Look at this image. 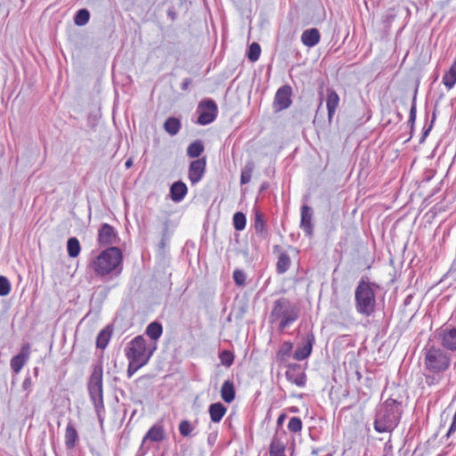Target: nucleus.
<instances>
[{
	"mask_svg": "<svg viewBox=\"0 0 456 456\" xmlns=\"http://www.w3.org/2000/svg\"><path fill=\"white\" fill-rule=\"evenodd\" d=\"M425 382L428 387L439 385L450 368L452 354L439 346L427 345L424 349Z\"/></svg>",
	"mask_w": 456,
	"mask_h": 456,
	"instance_id": "1",
	"label": "nucleus"
},
{
	"mask_svg": "<svg viewBox=\"0 0 456 456\" xmlns=\"http://www.w3.org/2000/svg\"><path fill=\"white\" fill-rule=\"evenodd\" d=\"M403 413L399 396L391 395L377 410L374 428L379 433L391 432L398 425Z\"/></svg>",
	"mask_w": 456,
	"mask_h": 456,
	"instance_id": "2",
	"label": "nucleus"
},
{
	"mask_svg": "<svg viewBox=\"0 0 456 456\" xmlns=\"http://www.w3.org/2000/svg\"><path fill=\"white\" fill-rule=\"evenodd\" d=\"M122 252L118 247H109L92 258L89 266L100 277L119 273L122 270Z\"/></svg>",
	"mask_w": 456,
	"mask_h": 456,
	"instance_id": "3",
	"label": "nucleus"
},
{
	"mask_svg": "<svg viewBox=\"0 0 456 456\" xmlns=\"http://www.w3.org/2000/svg\"><path fill=\"white\" fill-rule=\"evenodd\" d=\"M299 318V308L286 297H280L273 302L269 315L271 323L279 322V330H283Z\"/></svg>",
	"mask_w": 456,
	"mask_h": 456,
	"instance_id": "4",
	"label": "nucleus"
},
{
	"mask_svg": "<svg viewBox=\"0 0 456 456\" xmlns=\"http://www.w3.org/2000/svg\"><path fill=\"white\" fill-rule=\"evenodd\" d=\"M375 283L370 282L367 278H362L354 290L355 309L358 314L366 317L370 316L375 310Z\"/></svg>",
	"mask_w": 456,
	"mask_h": 456,
	"instance_id": "5",
	"label": "nucleus"
},
{
	"mask_svg": "<svg viewBox=\"0 0 456 456\" xmlns=\"http://www.w3.org/2000/svg\"><path fill=\"white\" fill-rule=\"evenodd\" d=\"M197 112L199 113L198 124L206 126L216 118L218 108L215 101L208 99L199 103Z\"/></svg>",
	"mask_w": 456,
	"mask_h": 456,
	"instance_id": "6",
	"label": "nucleus"
},
{
	"mask_svg": "<svg viewBox=\"0 0 456 456\" xmlns=\"http://www.w3.org/2000/svg\"><path fill=\"white\" fill-rule=\"evenodd\" d=\"M102 373V365L101 363L95 364L87 386L91 401L103 397Z\"/></svg>",
	"mask_w": 456,
	"mask_h": 456,
	"instance_id": "7",
	"label": "nucleus"
},
{
	"mask_svg": "<svg viewBox=\"0 0 456 456\" xmlns=\"http://www.w3.org/2000/svg\"><path fill=\"white\" fill-rule=\"evenodd\" d=\"M127 359L133 361H143L147 358L146 341L142 336H137L131 340L129 346L126 350Z\"/></svg>",
	"mask_w": 456,
	"mask_h": 456,
	"instance_id": "8",
	"label": "nucleus"
},
{
	"mask_svg": "<svg viewBox=\"0 0 456 456\" xmlns=\"http://www.w3.org/2000/svg\"><path fill=\"white\" fill-rule=\"evenodd\" d=\"M436 337L444 348L452 352L456 351V328L444 325L436 330Z\"/></svg>",
	"mask_w": 456,
	"mask_h": 456,
	"instance_id": "9",
	"label": "nucleus"
},
{
	"mask_svg": "<svg viewBox=\"0 0 456 456\" xmlns=\"http://www.w3.org/2000/svg\"><path fill=\"white\" fill-rule=\"evenodd\" d=\"M97 241L101 246H110L118 244L119 238L118 232L110 224H102L97 235Z\"/></svg>",
	"mask_w": 456,
	"mask_h": 456,
	"instance_id": "10",
	"label": "nucleus"
},
{
	"mask_svg": "<svg viewBox=\"0 0 456 456\" xmlns=\"http://www.w3.org/2000/svg\"><path fill=\"white\" fill-rule=\"evenodd\" d=\"M292 88L289 85L281 86L274 96L273 108L277 111L288 109L291 103Z\"/></svg>",
	"mask_w": 456,
	"mask_h": 456,
	"instance_id": "11",
	"label": "nucleus"
},
{
	"mask_svg": "<svg viewBox=\"0 0 456 456\" xmlns=\"http://www.w3.org/2000/svg\"><path fill=\"white\" fill-rule=\"evenodd\" d=\"M315 342V337L313 332L307 333L304 338L302 345H299L294 352L293 357L297 361L306 359L312 353L313 346Z\"/></svg>",
	"mask_w": 456,
	"mask_h": 456,
	"instance_id": "12",
	"label": "nucleus"
},
{
	"mask_svg": "<svg viewBox=\"0 0 456 456\" xmlns=\"http://www.w3.org/2000/svg\"><path fill=\"white\" fill-rule=\"evenodd\" d=\"M206 158L198 159L191 162L188 177L191 184H196L202 179L206 171Z\"/></svg>",
	"mask_w": 456,
	"mask_h": 456,
	"instance_id": "13",
	"label": "nucleus"
},
{
	"mask_svg": "<svg viewBox=\"0 0 456 456\" xmlns=\"http://www.w3.org/2000/svg\"><path fill=\"white\" fill-rule=\"evenodd\" d=\"M313 208L304 205L300 209V228L304 231L305 236L311 238L314 235Z\"/></svg>",
	"mask_w": 456,
	"mask_h": 456,
	"instance_id": "14",
	"label": "nucleus"
},
{
	"mask_svg": "<svg viewBox=\"0 0 456 456\" xmlns=\"http://www.w3.org/2000/svg\"><path fill=\"white\" fill-rule=\"evenodd\" d=\"M286 379L292 384L297 387H305L306 381L305 374L301 371L299 364L290 363L288 365V370L285 372Z\"/></svg>",
	"mask_w": 456,
	"mask_h": 456,
	"instance_id": "15",
	"label": "nucleus"
},
{
	"mask_svg": "<svg viewBox=\"0 0 456 456\" xmlns=\"http://www.w3.org/2000/svg\"><path fill=\"white\" fill-rule=\"evenodd\" d=\"M29 358V345L25 344L22 346L20 352L14 355L11 359V369L15 373L18 374Z\"/></svg>",
	"mask_w": 456,
	"mask_h": 456,
	"instance_id": "16",
	"label": "nucleus"
},
{
	"mask_svg": "<svg viewBox=\"0 0 456 456\" xmlns=\"http://www.w3.org/2000/svg\"><path fill=\"white\" fill-rule=\"evenodd\" d=\"M287 445V434L284 430L279 432L276 431L274 434L271 444H270V454H285V449Z\"/></svg>",
	"mask_w": 456,
	"mask_h": 456,
	"instance_id": "17",
	"label": "nucleus"
},
{
	"mask_svg": "<svg viewBox=\"0 0 456 456\" xmlns=\"http://www.w3.org/2000/svg\"><path fill=\"white\" fill-rule=\"evenodd\" d=\"M188 192L186 184L182 181L175 182L170 186L169 196L175 202L182 201Z\"/></svg>",
	"mask_w": 456,
	"mask_h": 456,
	"instance_id": "18",
	"label": "nucleus"
},
{
	"mask_svg": "<svg viewBox=\"0 0 456 456\" xmlns=\"http://www.w3.org/2000/svg\"><path fill=\"white\" fill-rule=\"evenodd\" d=\"M321 39L320 32L317 28L305 29L301 35V42L307 47L315 46Z\"/></svg>",
	"mask_w": 456,
	"mask_h": 456,
	"instance_id": "19",
	"label": "nucleus"
},
{
	"mask_svg": "<svg viewBox=\"0 0 456 456\" xmlns=\"http://www.w3.org/2000/svg\"><path fill=\"white\" fill-rule=\"evenodd\" d=\"M78 441V433L69 421L65 429L64 443L67 450H73Z\"/></svg>",
	"mask_w": 456,
	"mask_h": 456,
	"instance_id": "20",
	"label": "nucleus"
},
{
	"mask_svg": "<svg viewBox=\"0 0 456 456\" xmlns=\"http://www.w3.org/2000/svg\"><path fill=\"white\" fill-rule=\"evenodd\" d=\"M339 96L338 94L330 88L327 89V110H328V119L331 122L333 116L336 112V110L338 106Z\"/></svg>",
	"mask_w": 456,
	"mask_h": 456,
	"instance_id": "21",
	"label": "nucleus"
},
{
	"mask_svg": "<svg viewBox=\"0 0 456 456\" xmlns=\"http://www.w3.org/2000/svg\"><path fill=\"white\" fill-rule=\"evenodd\" d=\"M226 407L221 403H211L208 408L211 421L218 423L226 413Z\"/></svg>",
	"mask_w": 456,
	"mask_h": 456,
	"instance_id": "22",
	"label": "nucleus"
},
{
	"mask_svg": "<svg viewBox=\"0 0 456 456\" xmlns=\"http://www.w3.org/2000/svg\"><path fill=\"white\" fill-rule=\"evenodd\" d=\"M221 397L227 403H232L235 398V388L233 382L230 379L225 380L221 387Z\"/></svg>",
	"mask_w": 456,
	"mask_h": 456,
	"instance_id": "23",
	"label": "nucleus"
},
{
	"mask_svg": "<svg viewBox=\"0 0 456 456\" xmlns=\"http://www.w3.org/2000/svg\"><path fill=\"white\" fill-rule=\"evenodd\" d=\"M164 438V429L160 426L154 425L152 426L146 435L143 436L142 444H144L147 440L151 442H160Z\"/></svg>",
	"mask_w": 456,
	"mask_h": 456,
	"instance_id": "24",
	"label": "nucleus"
},
{
	"mask_svg": "<svg viewBox=\"0 0 456 456\" xmlns=\"http://www.w3.org/2000/svg\"><path fill=\"white\" fill-rule=\"evenodd\" d=\"M254 229L258 236L262 238H265L267 236V227L265 224V221L264 219L263 215L259 211H256L255 213Z\"/></svg>",
	"mask_w": 456,
	"mask_h": 456,
	"instance_id": "25",
	"label": "nucleus"
},
{
	"mask_svg": "<svg viewBox=\"0 0 456 456\" xmlns=\"http://www.w3.org/2000/svg\"><path fill=\"white\" fill-rule=\"evenodd\" d=\"M112 329L110 326H106L104 329H102L96 338V347L100 349L106 348L110 339Z\"/></svg>",
	"mask_w": 456,
	"mask_h": 456,
	"instance_id": "26",
	"label": "nucleus"
},
{
	"mask_svg": "<svg viewBox=\"0 0 456 456\" xmlns=\"http://www.w3.org/2000/svg\"><path fill=\"white\" fill-rule=\"evenodd\" d=\"M182 127L180 119L170 117L164 123L165 131L171 136L176 135Z\"/></svg>",
	"mask_w": 456,
	"mask_h": 456,
	"instance_id": "27",
	"label": "nucleus"
},
{
	"mask_svg": "<svg viewBox=\"0 0 456 456\" xmlns=\"http://www.w3.org/2000/svg\"><path fill=\"white\" fill-rule=\"evenodd\" d=\"M291 265L290 256L287 252H281L276 263V272L279 274L285 273Z\"/></svg>",
	"mask_w": 456,
	"mask_h": 456,
	"instance_id": "28",
	"label": "nucleus"
},
{
	"mask_svg": "<svg viewBox=\"0 0 456 456\" xmlns=\"http://www.w3.org/2000/svg\"><path fill=\"white\" fill-rule=\"evenodd\" d=\"M155 349V347L153 349H151L148 355H147V358L142 362L140 361H133V359H128L129 361V363H128V368H127V377L128 379L132 378L133 375L139 370L141 369L142 366H144L150 360L152 353H153V350Z\"/></svg>",
	"mask_w": 456,
	"mask_h": 456,
	"instance_id": "29",
	"label": "nucleus"
},
{
	"mask_svg": "<svg viewBox=\"0 0 456 456\" xmlns=\"http://www.w3.org/2000/svg\"><path fill=\"white\" fill-rule=\"evenodd\" d=\"M163 332L162 325L158 322H151L146 328V335L152 340H158Z\"/></svg>",
	"mask_w": 456,
	"mask_h": 456,
	"instance_id": "30",
	"label": "nucleus"
},
{
	"mask_svg": "<svg viewBox=\"0 0 456 456\" xmlns=\"http://www.w3.org/2000/svg\"><path fill=\"white\" fill-rule=\"evenodd\" d=\"M204 151V145L201 141L197 140L191 142L186 150V153L190 158L195 159L200 156Z\"/></svg>",
	"mask_w": 456,
	"mask_h": 456,
	"instance_id": "31",
	"label": "nucleus"
},
{
	"mask_svg": "<svg viewBox=\"0 0 456 456\" xmlns=\"http://www.w3.org/2000/svg\"><path fill=\"white\" fill-rule=\"evenodd\" d=\"M68 255L70 257H77L81 250L79 240L76 237L69 238L67 241Z\"/></svg>",
	"mask_w": 456,
	"mask_h": 456,
	"instance_id": "32",
	"label": "nucleus"
},
{
	"mask_svg": "<svg viewBox=\"0 0 456 456\" xmlns=\"http://www.w3.org/2000/svg\"><path fill=\"white\" fill-rule=\"evenodd\" d=\"M196 428V425L192 424L190 420L183 419L178 426V430L183 437H189Z\"/></svg>",
	"mask_w": 456,
	"mask_h": 456,
	"instance_id": "33",
	"label": "nucleus"
},
{
	"mask_svg": "<svg viewBox=\"0 0 456 456\" xmlns=\"http://www.w3.org/2000/svg\"><path fill=\"white\" fill-rule=\"evenodd\" d=\"M417 93H418V89L416 88L415 92H414V95L412 97V102H411V110H410L409 119H408V125L411 127V134H412L415 120H416V116H417V104H416Z\"/></svg>",
	"mask_w": 456,
	"mask_h": 456,
	"instance_id": "34",
	"label": "nucleus"
},
{
	"mask_svg": "<svg viewBox=\"0 0 456 456\" xmlns=\"http://www.w3.org/2000/svg\"><path fill=\"white\" fill-rule=\"evenodd\" d=\"M92 403L94 406V410H95L98 420H99L100 424L102 425L103 420H104V414H105L103 397L92 400Z\"/></svg>",
	"mask_w": 456,
	"mask_h": 456,
	"instance_id": "35",
	"label": "nucleus"
},
{
	"mask_svg": "<svg viewBox=\"0 0 456 456\" xmlns=\"http://www.w3.org/2000/svg\"><path fill=\"white\" fill-rule=\"evenodd\" d=\"M90 19V12L86 9H80L74 17V22L77 26L86 25Z\"/></svg>",
	"mask_w": 456,
	"mask_h": 456,
	"instance_id": "36",
	"label": "nucleus"
},
{
	"mask_svg": "<svg viewBox=\"0 0 456 456\" xmlns=\"http://www.w3.org/2000/svg\"><path fill=\"white\" fill-rule=\"evenodd\" d=\"M254 169V164L248 162L245 167L241 169L240 173V183L247 184L250 182L252 172Z\"/></svg>",
	"mask_w": 456,
	"mask_h": 456,
	"instance_id": "37",
	"label": "nucleus"
},
{
	"mask_svg": "<svg viewBox=\"0 0 456 456\" xmlns=\"http://www.w3.org/2000/svg\"><path fill=\"white\" fill-rule=\"evenodd\" d=\"M246 216L242 212H236L232 217V224L236 231H242L246 227Z\"/></svg>",
	"mask_w": 456,
	"mask_h": 456,
	"instance_id": "38",
	"label": "nucleus"
},
{
	"mask_svg": "<svg viewBox=\"0 0 456 456\" xmlns=\"http://www.w3.org/2000/svg\"><path fill=\"white\" fill-rule=\"evenodd\" d=\"M261 53V47L257 43H252L248 51V58L250 61H256Z\"/></svg>",
	"mask_w": 456,
	"mask_h": 456,
	"instance_id": "39",
	"label": "nucleus"
},
{
	"mask_svg": "<svg viewBox=\"0 0 456 456\" xmlns=\"http://www.w3.org/2000/svg\"><path fill=\"white\" fill-rule=\"evenodd\" d=\"M303 428L302 420L298 417H292L288 424V429L292 433L301 432Z\"/></svg>",
	"mask_w": 456,
	"mask_h": 456,
	"instance_id": "40",
	"label": "nucleus"
},
{
	"mask_svg": "<svg viewBox=\"0 0 456 456\" xmlns=\"http://www.w3.org/2000/svg\"><path fill=\"white\" fill-rule=\"evenodd\" d=\"M219 358L222 364L230 367L233 362L234 355L231 351L224 350L220 353Z\"/></svg>",
	"mask_w": 456,
	"mask_h": 456,
	"instance_id": "41",
	"label": "nucleus"
},
{
	"mask_svg": "<svg viewBox=\"0 0 456 456\" xmlns=\"http://www.w3.org/2000/svg\"><path fill=\"white\" fill-rule=\"evenodd\" d=\"M232 278L235 284L241 287L246 283L247 275L242 270L236 269L233 271Z\"/></svg>",
	"mask_w": 456,
	"mask_h": 456,
	"instance_id": "42",
	"label": "nucleus"
},
{
	"mask_svg": "<svg viewBox=\"0 0 456 456\" xmlns=\"http://www.w3.org/2000/svg\"><path fill=\"white\" fill-rule=\"evenodd\" d=\"M11 291V283L9 281V280L3 276V275H0V296L1 297H4V296H7Z\"/></svg>",
	"mask_w": 456,
	"mask_h": 456,
	"instance_id": "43",
	"label": "nucleus"
},
{
	"mask_svg": "<svg viewBox=\"0 0 456 456\" xmlns=\"http://www.w3.org/2000/svg\"><path fill=\"white\" fill-rule=\"evenodd\" d=\"M167 232H168V225L167 224H165L164 228L162 230L161 240L159 243V248L162 251H164L166 249L167 242L169 240Z\"/></svg>",
	"mask_w": 456,
	"mask_h": 456,
	"instance_id": "44",
	"label": "nucleus"
},
{
	"mask_svg": "<svg viewBox=\"0 0 456 456\" xmlns=\"http://www.w3.org/2000/svg\"><path fill=\"white\" fill-rule=\"evenodd\" d=\"M292 348H293L292 343L289 342V341H285L282 343L281 347L279 350L278 355L281 356V358L288 356L290 354Z\"/></svg>",
	"mask_w": 456,
	"mask_h": 456,
	"instance_id": "45",
	"label": "nucleus"
},
{
	"mask_svg": "<svg viewBox=\"0 0 456 456\" xmlns=\"http://www.w3.org/2000/svg\"><path fill=\"white\" fill-rule=\"evenodd\" d=\"M32 387V380L30 377H26L22 382L23 390L27 391L26 399L28 397L29 393L31 392Z\"/></svg>",
	"mask_w": 456,
	"mask_h": 456,
	"instance_id": "46",
	"label": "nucleus"
},
{
	"mask_svg": "<svg viewBox=\"0 0 456 456\" xmlns=\"http://www.w3.org/2000/svg\"><path fill=\"white\" fill-rule=\"evenodd\" d=\"M435 118H436V117H435V115H434V116H433V119L431 120V124H430V126H429L428 128H425V129H424V131H423V133H422V135H421V138H420V140H419V142H423L425 141L426 137L428 135L429 132L431 131L432 126H433V123H434V121H435Z\"/></svg>",
	"mask_w": 456,
	"mask_h": 456,
	"instance_id": "47",
	"label": "nucleus"
},
{
	"mask_svg": "<svg viewBox=\"0 0 456 456\" xmlns=\"http://www.w3.org/2000/svg\"><path fill=\"white\" fill-rule=\"evenodd\" d=\"M191 84V79L190 77H185L182 84H181V88L183 91H186L188 90L189 88V86Z\"/></svg>",
	"mask_w": 456,
	"mask_h": 456,
	"instance_id": "48",
	"label": "nucleus"
},
{
	"mask_svg": "<svg viewBox=\"0 0 456 456\" xmlns=\"http://www.w3.org/2000/svg\"><path fill=\"white\" fill-rule=\"evenodd\" d=\"M216 436H217V434H216V433H212V434L208 435V444L210 446H213L215 444L216 440Z\"/></svg>",
	"mask_w": 456,
	"mask_h": 456,
	"instance_id": "49",
	"label": "nucleus"
},
{
	"mask_svg": "<svg viewBox=\"0 0 456 456\" xmlns=\"http://www.w3.org/2000/svg\"><path fill=\"white\" fill-rule=\"evenodd\" d=\"M456 430V419L452 418L451 426L449 428V430L446 434L447 436H450L453 432Z\"/></svg>",
	"mask_w": 456,
	"mask_h": 456,
	"instance_id": "50",
	"label": "nucleus"
},
{
	"mask_svg": "<svg viewBox=\"0 0 456 456\" xmlns=\"http://www.w3.org/2000/svg\"><path fill=\"white\" fill-rule=\"evenodd\" d=\"M456 430V419L452 418L451 426L449 428V430L446 434L447 436H450L453 432Z\"/></svg>",
	"mask_w": 456,
	"mask_h": 456,
	"instance_id": "51",
	"label": "nucleus"
},
{
	"mask_svg": "<svg viewBox=\"0 0 456 456\" xmlns=\"http://www.w3.org/2000/svg\"><path fill=\"white\" fill-rule=\"evenodd\" d=\"M285 419H286V414L285 413L281 414L278 417L277 425L278 426H281Z\"/></svg>",
	"mask_w": 456,
	"mask_h": 456,
	"instance_id": "52",
	"label": "nucleus"
},
{
	"mask_svg": "<svg viewBox=\"0 0 456 456\" xmlns=\"http://www.w3.org/2000/svg\"><path fill=\"white\" fill-rule=\"evenodd\" d=\"M167 15L171 18L172 20H175L176 18V13L173 10H168Z\"/></svg>",
	"mask_w": 456,
	"mask_h": 456,
	"instance_id": "53",
	"label": "nucleus"
},
{
	"mask_svg": "<svg viewBox=\"0 0 456 456\" xmlns=\"http://www.w3.org/2000/svg\"><path fill=\"white\" fill-rule=\"evenodd\" d=\"M145 451L142 449V445H141L140 449L136 452L135 456H144Z\"/></svg>",
	"mask_w": 456,
	"mask_h": 456,
	"instance_id": "54",
	"label": "nucleus"
},
{
	"mask_svg": "<svg viewBox=\"0 0 456 456\" xmlns=\"http://www.w3.org/2000/svg\"><path fill=\"white\" fill-rule=\"evenodd\" d=\"M133 165V159H128L126 163H125V166L126 168H129L130 167H132Z\"/></svg>",
	"mask_w": 456,
	"mask_h": 456,
	"instance_id": "55",
	"label": "nucleus"
},
{
	"mask_svg": "<svg viewBox=\"0 0 456 456\" xmlns=\"http://www.w3.org/2000/svg\"><path fill=\"white\" fill-rule=\"evenodd\" d=\"M411 298H412L411 295L407 296L404 299V305H409L411 303Z\"/></svg>",
	"mask_w": 456,
	"mask_h": 456,
	"instance_id": "56",
	"label": "nucleus"
},
{
	"mask_svg": "<svg viewBox=\"0 0 456 456\" xmlns=\"http://www.w3.org/2000/svg\"><path fill=\"white\" fill-rule=\"evenodd\" d=\"M320 451H321V449H319V448L314 449V450L312 451V454H313V455H318V453L320 452Z\"/></svg>",
	"mask_w": 456,
	"mask_h": 456,
	"instance_id": "57",
	"label": "nucleus"
},
{
	"mask_svg": "<svg viewBox=\"0 0 456 456\" xmlns=\"http://www.w3.org/2000/svg\"><path fill=\"white\" fill-rule=\"evenodd\" d=\"M34 374H35L36 376H37V375H38V368H37V367L34 368Z\"/></svg>",
	"mask_w": 456,
	"mask_h": 456,
	"instance_id": "58",
	"label": "nucleus"
},
{
	"mask_svg": "<svg viewBox=\"0 0 456 456\" xmlns=\"http://www.w3.org/2000/svg\"><path fill=\"white\" fill-rule=\"evenodd\" d=\"M291 411L293 412H297L298 411V409L297 407H292L291 408Z\"/></svg>",
	"mask_w": 456,
	"mask_h": 456,
	"instance_id": "59",
	"label": "nucleus"
},
{
	"mask_svg": "<svg viewBox=\"0 0 456 456\" xmlns=\"http://www.w3.org/2000/svg\"><path fill=\"white\" fill-rule=\"evenodd\" d=\"M270 456H286V455L285 454H277V453H275V454H270Z\"/></svg>",
	"mask_w": 456,
	"mask_h": 456,
	"instance_id": "60",
	"label": "nucleus"
}]
</instances>
